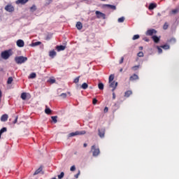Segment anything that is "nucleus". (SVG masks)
<instances>
[{"mask_svg":"<svg viewBox=\"0 0 179 179\" xmlns=\"http://www.w3.org/2000/svg\"><path fill=\"white\" fill-rule=\"evenodd\" d=\"M117 86H118V83L115 81H111L109 83V87H114V89H117Z\"/></svg>","mask_w":179,"mask_h":179,"instance_id":"9b49d317","label":"nucleus"},{"mask_svg":"<svg viewBox=\"0 0 179 179\" xmlns=\"http://www.w3.org/2000/svg\"><path fill=\"white\" fill-rule=\"evenodd\" d=\"M139 79V77L136 74H134L129 78V80H138Z\"/></svg>","mask_w":179,"mask_h":179,"instance_id":"dca6fc26","label":"nucleus"},{"mask_svg":"<svg viewBox=\"0 0 179 179\" xmlns=\"http://www.w3.org/2000/svg\"><path fill=\"white\" fill-rule=\"evenodd\" d=\"M91 149L92 151V156L94 157L100 155V149L96 148V145H92Z\"/></svg>","mask_w":179,"mask_h":179,"instance_id":"7ed1b4c3","label":"nucleus"},{"mask_svg":"<svg viewBox=\"0 0 179 179\" xmlns=\"http://www.w3.org/2000/svg\"><path fill=\"white\" fill-rule=\"evenodd\" d=\"M139 68V66H134L132 67L133 71H137V69Z\"/></svg>","mask_w":179,"mask_h":179,"instance_id":"a18cd8bd","label":"nucleus"},{"mask_svg":"<svg viewBox=\"0 0 179 179\" xmlns=\"http://www.w3.org/2000/svg\"><path fill=\"white\" fill-rule=\"evenodd\" d=\"M29 2V0H17L15 1L16 5H24L25 3H27Z\"/></svg>","mask_w":179,"mask_h":179,"instance_id":"9d476101","label":"nucleus"},{"mask_svg":"<svg viewBox=\"0 0 179 179\" xmlns=\"http://www.w3.org/2000/svg\"><path fill=\"white\" fill-rule=\"evenodd\" d=\"M36 76V73H31L29 76V79H34Z\"/></svg>","mask_w":179,"mask_h":179,"instance_id":"cd10ccee","label":"nucleus"},{"mask_svg":"<svg viewBox=\"0 0 179 179\" xmlns=\"http://www.w3.org/2000/svg\"><path fill=\"white\" fill-rule=\"evenodd\" d=\"M51 118H52V121L55 122V124H57V116H52Z\"/></svg>","mask_w":179,"mask_h":179,"instance_id":"e433bc0d","label":"nucleus"},{"mask_svg":"<svg viewBox=\"0 0 179 179\" xmlns=\"http://www.w3.org/2000/svg\"><path fill=\"white\" fill-rule=\"evenodd\" d=\"M169 43H171V44H174L176 43V38H171L169 40Z\"/></svg>","mask_w":179,"mask_h":179,"instance_id":"79ce46f5","label":"nucleus"},{"mask_svg":"<svg viewBox=\"0 0 179 179\" xmlns=\"http://www.w3.org/2000/svg\"><path fill=\"white\" fill-rule=\"evenodd\" d=\"M45 114H51V113H52V110H51V109H50V108L47 107L45 109Z\"/></svg>","mask_w":179,"mask_h":179,"instance_id":"393cba45","label":"nucleus"},{"mask_svg":"<svg viewBox=\"0 0 179 179\" xmlns=\"http://www.w3.org/2000/svg\"><path fill=\"white\" fill-rule=\"evenodd\" d=\"M95 15H96L98 19H101V17H102V19H106V14L100 11H96Z\"/></svg>","mask_w":179,"mask_h":179,"instance_id":"6e6552de","label":"nucleus"},{"mask_svg":"<svg viewBox=\"0 0 179 179\" xmlns=\"http://www.w3.org/2000/svg\"><path fill=\"white\" fill-rule=\"evenodd\" d=\"M157 50H158L159 54H162V53L163 52V50L161 49L160 47L157 46Z\"/></svg>","mask_w":179,"mask_h":179,"instance_id":"58836bf2","label":"nucleus"},{"mask_svg":"<svg viewBox=\"0 0 179 179\" xmlns=\"http://www.w3.org/2000/svg\"><path fill=\"white\" fill-rule=\"evenodd\" d=\"M164 30H167L169 29V23L165 22L163 27Z\"/></svg>","mask_w":179,"mask_h":179,"instance_id":"c9c22d12","label":"nucleus"},{"mask_svg":"<svg viewBox=\"0 0 179 179\" xmlns=\"http://www.w3.org/2000/svg\"><path fill=\"white\" fill-rule=\"evenodd\" d=\"M124 20H125V17H120V18H119V19L117 20V22H118L119 23H122V22H124Z\"/></svg>","mask_w":179,"mask_h":179,"instance_id":"72a5a7b5","label":"nucleus"},{"mask_svg":"<svg viewBox=\"0 0 179 179\" xmlns=\"http://www.w3.org/2000/svg\"><path fill=\"white\" fill-rule=\"evenodd\" d=\"M57 50L58 52L59 51H64L65 50V48H66V46H64V45H57L56 47Z\"/></svg>","mask_w":179,"mask_h":179,"instance_id":"2eb2a0df","label":"nucleus"},{"mask_svg":"<svg viewBox=\"0 0 179 179\" xmlns=\"http://www.w3.org/2000/svg\"><path fill=\"white\" fill-rule=\"evenodd\" d=\"M37 8L36 7V6H32L31 8H30V10L31 12H36Z\"/></svg>","mask_w":179,"mask_h":179,"instance_id":"2f4dec72","label":"nucleus"},{"mask_svg":"<svg viewBox=\"0 0 179 179\" xmlns=\"http://www.w3.org/2000/svg\"><path fill=\"white\" fill-rule=\"evenodd\" d=\"M13 82V78L12 77H9L7 80L8 85H10Z\"/></svg>","mask_w":179,"mask_h":179,"instance_id":"c756f323","label":"nucleus"},{"mask_svg":"<svg viewBox=\"0 0 179 179\" xmlns=\"http://www.w3.org/2000/svg\"><path fill=\"white\" fill-rule=\"evenodd\" d=\"M8 118H9L8 114H4L1 117V121L2 122H6V121H8Z\"/></svg>","mask_w":179,"mask_h":179,"instance_id":"f8f14e48","label":"nucleus"},{"mask_svg":"<svg viewBox=\"0 0 179 179\" xmlns=\"http://www.w3.org/2000/svg\"><path fill=\"white\" fill-rule=\"evenodd\" d=\"M158 16H162V15H160V13H158Z\"/></svg>","mask_w":179,"mask_h":179,"instance_id":"0e129e2a","label":"nucleus"},{"mask_svg":"<svg viewBox=\"0 0 179 179\" xmlns=\"http://www.w3.org/2000/svg\"><path fill=\"white\" fill-rule=\"evenodd\" d=\"M114 90H115V89H114V87H112V92H114Z\"/></svg>","mask_w":179,"mask_h":179,"instance_id":"052dcab7","label":"nucleus"},{"mask_svg":"<svg viewBox=\"0 0 179 179\" xmlns=\"http://www.w3.org/2000/svg\"><path fill=\"white\" fill-rule=\"evenodd\" d=\"M40 173H42V174H44V172H43V167L40 166L34 173V176H37V174H40Z\"/></svg>","mask_w":179,"mask_h":179,"instance_id":"ddd939ff","label":"nucleus"},{"mask_svg":"<svg viewBox=\"0 0 179 179\" xmlns=\"http://www.w3.org/2000/svg\"><path fill=\"white\" fill-rule=\"evenodd\" d=\"M80 76L77 77L75 80H74V83H79V79H80Z\"/></svg>","mask_w":179,"mask_h":179,"instance_id":"ea45409f","label":"nucleus"},{"mask_svg":"<svg viewBox=\"0 0 179 179\" xmlns=\"http://www.w3.org/2000/svg\"><path fill=\"white\" fill-rule=\"evenodd\" d=\"M61 97H62L63 99H66V93H63L60 95Z\"/></svg>","mask_w":179,"mask_h":179,"instance_id":"49530a36","label":"nucleus"},{"mask_svg":"<svg viewBox=\"0 0 179 179\" xmlns=\"http://www.w3.org/2000/svg\"><path fill=\"white\" fill-rule=\"evenodd\" d=\"M50 83H55V80H54V79H50Z\"/></svg>","mask_w":179,"mask_h":179,"instance_id":"8fccbe9b","label":"nucleus"},{"mask_svg":"<svg viewBox=\"0 0 179 179\" xmlns=\"http://www.w3.org/2000/svg\"><path fill=\"white\" fill-rule=\"evenodd\" d=\"M162 48H163L164 50H169L170 48V45H164L162 46H161Z\"/></svg>","mask_w":179,"mask_h":179,"instance_id":"f704fd0d","label":"nucleus"},{"mask_svg":"<svg viewBox=\"0 0 179 179\" xmlns=\"http://www.w3.org/2000/svg\"><path fill=\"white\" fill-rule=\"evenodd\" d=\"M93 104H97V100L96 99H94L92 101Z\"/></svg>","mask_w":179,"mask_h":179,"instance_id":"09e8293b","label":"nucleus"},{"mask_svg":"<svg viewBox=\"0 0 179 179\" xmlns=\"http://www.w3.org/2000/svg\"><path fill=\"white\" fill-rule=\"evenodd\" d=\"M16 44L17 47L22 48L24 47V41L22 39H19L17 41Z\"/></svg>","mask_w":179,"mask_h":179,"instance_id":"1a4fd4ad","label":"nucleus"},{"mask_svg":"<svg viewBox=\"0 0 179 179\" xmlns=\"http://www.w3.org/2000/svg\"><path fill=\"white\" fill-rule=\"evenodd\" d=\"M64 176H65V173L64 172H61V173L59 175H58V178L59 179H62L64 178Z\"/></svg>","mask_w":179,"mask_h":179,"instance_id":"473e14b6","label":"nucleus"},{"mask_svg":"<svg viewBox=\"0 0 179 179\" xmlns=\"http://www.w3.org/2000/svg\"><path fill=\"white\" fill-rule=\"evenodd\" d=\"M1 58L3 59H8L9 57L12 55V50H6L1 52Z\"/></svg>","mask_w":179,"mask_h":179,"instance_id":"f03ea898","label":"nucleus"},{"mask_svg":"<svg viewBox=\"0 0 179 179\" xmlns=\"http://www.w3.org/2000/svg\"><path fill=\"white\" fill-rule=\"evenodd\" d=\"M143 40H144V41L149 42V38H144Z\"/></svg>","mask_w":179,"mask_h":179,"instance_id":"5fc2aeb1","label":"nucleus"},{"mask_svg":"<svg viewBox=\"0 0 179 179\" xmlns=\"http://www.w3.org/2000/svg\"><path fill=\"white\" fill-rule=\"evenodd\" d=\"M156 33H157V31H156V29H148L145 32V34H146V36H153V34H156Z\"/></svg>","mask_w":179,"mask_h":179,"instance_id":"0eeeda50","label":"nucleus"},{"mask_svg":"<svg viewBox=\"0 0 179 179\" xmlns=\"http://www.w3.org/2000/svg\"><path fill=\"white\" fill-rule=\"evenodd\" d=\"M124 62V57L121 58V60L120 61V64H122Z\"/></svg>","mask_w":179,"mask_h":179,"instance_id":"864d4df0","label":"nucleus"},{"mask_svg":"<svg viewBox=\"0 0 179 179\" xmlns=\"http://www.w3.org/2000/svg\"><path fill=\"white\" fill-rule=\"evenodd\" d=\"M57 55V52H55V50H51L49 52V56L50 57V58H54V57H55Z\"/></svg>","mask_w":179,"mask_h":179,"instance_id":"f3484780","label":"nucleus"},{"mask_svg":"<svg viewBox=\"0 0 179 179\" xmlns=\"http://www.w3.org/2000/svg\"><path fill=\"white\" fill-rule=\"evenodd\" d=\"M51 2H52V0H47L48 5H50V3H51Z\"/></svg>","mask_w":179,"mask_h":179,"instance_id":"3c124183","label":"nucleus"},{"mask_svg":"<svg viewBox=\"0 0 179 179\" xmlns=\"http://www.w3.org/2000/svg\"><path fill=\"white\" fill-rule=\"evenodd\" d=\"M132 94V91L129 90L124 92V97H129Z\"/></svg>","mask_w":179,"mask_h":179,"instance_id":"412c9836","label":"nucleus"},{"mask_svg":"<svg viewBox=\"0 0 179 179\" xmlns=\"http://www.w3.org/2000/svg\"><path fill=\"white\" fill-rule=\"evenodd\" d=\"M6 131H7L6 127H3V128L0 130V139H1V135L3 134V132H6Z\"/></svg>","mask_w":179,"mask_h":179,"instance_id":"a878e982","label":"nucleus"},{"mask_svg":"<svg viewBox=\"0 0 179 179\" xmlns=\"http://www.w3.org/2000/svg\"><path fill=\"white\" fill-rule=\"evenodd\" d=\"M113 80H114V74H111L109 76V83H111V82H113Z\"/></svg>","mask_w":179,"mask_h":179,"instance_id":"7c9ffc66","label":"nucleus"},{"mask_svg":"<svg viewBox=\"0 0 179 179\" xmlns=\"http://www.w3.org/2000/svg\"><path fill=\"white\" fill-rule=\"evenodd\" d=\"M21 99L22 100H29V99H31V95L27 92H22L21 94Z\"/></svg>","mask_w":179,"mask_h":179,"instance_id":"423d86ee","label":"nucleus"},{"mask_svg":"<svg viewBox=\"0 0 179 179\" xmlns=\"http://www.w3.org/2000/svg\"><path fill=\"white\" fill-rule=\"evenodd\" d=\"M103 113H108V107H105Z\"/></svg>","mask_w":179,"mask_h":179,"instance_id":"de8ad7c7","label":"nucleus"},{"mask_svg":"<svg viewBox=\"0 0 179 179\" xmlns=\"http://www.w3.org/2000/svg\"><path fill=\"white\" fill-rule=\"evenodd\" d=\"M76 26L78 30H82V28L83 27V25L82 24V22H78Z\"/></svg>","mask_w":179,"mask_h":179,"instance_id":"a211bd4d","label":"nucleus"},{"mask_svg":"<svg viewBox=\"0 0 179 179\" xmlns=\"http://www.w3.org/2000/svg\"><path fill=\"white\" fill-rule=\"evenodd\" d=\"M152 38L153 41H155V43H159V41H160V38L158 37L157 36H153Z\"/></svg>","mask_w":179,"mask_h":179,"instance_id":"6ab92c4d","label":"nucleus"},{"mask_svg":"<svg viewBox=\"0 0 179 179\" xmlns=\"http://www.w3.org/2000/svg\"><path fill=\"white\" fill-rule=\"evenodd\" d=\"M113 99H115V93H114V92L113 93Z\"/></svg>","mask_w":179,"mask_h":179,"instance_id":"6e6d98bb","label":"nucleus"},{"mask_svg":"<svg viewBox=\"0 0 179 179\" xmlns=\"http://www.w3.org/2000/svg\"><path fill=\"white\" fill-rule=\"evenodd\" d=\"M106 6L107 8H110V9H113V10H115V9H117V7H115V6H113L110 4H104L103 8H106Z\"/></svg>","mask_w":179,"mask_h":179,"instance_id":"4468645a","label":"nucleus"},{"mask_svg":"<svg viewBox=\"0 0 179 179\" xmlns=\"http://www.w3.org/2000/svg\"><path fill=\"white\" fill-rule=\"evenodd\" d=\"M155 8H156V4H154V3L150 4V6H149L150 10H152V9H155Z\"/></svg>","mask_w":179,"mask_h":179,"instance_id":"c85d7f7f","label":"nucleus"},{"mask_svg":"<svg viewBox=\"0 0 179 179\" xmlns=\"http://www.w3.org/2000/svg\"><path fill=\"white\" fill-rule=\"evenodd\" d=\"M79 176H80V171H78V173L76 175H75V178H79Z\"/></svg>","mask_w":179,"mask_h":179,"instance_id":"37998d69","label":"nucleus"},{"mask_svg":"<svg viewBox=\"0 0 179 179\" xmlns=\"http://www.w3.org/2000/svg\"><path fill=\"white\" fill-rule=\"evenodd\" d=\"M76 170V166L75 165H73L71 168H70V171H75Z\"/></svg>","mask_w":179,"mask_h":179,"instance_id":"4c0bfd02","label":"nucleus"},{"mask_svg":"<svg viewBox=\"0 0 179 179\" xmlns=\"http://www.w3.org/2000/svg\"><path fill=\"white\" fill-rule=\"evenodd\" d=\"M104 130L101 129V130H99V135L100 136V138H104Z\"/></svg>","mask_w":179,"mask_h":179,"instance_id":"aec40b11","label":"nucleus"},{"mask_svg":"<svg viewBox=\"0 0 179 179\" xmlns=\"http://www.w3.org/2000/svg\"><path fill=\"white\" fill-rule=\"evenodd\" d=\"M86 134V131H75V132H72L70 133L69 134V138L72 137V136H76L78 135H85Z\"/></svg>","mask_w":179,"mask_h":179,"instance_id":"20e7f679","label":"nucleus"},{"mask_svg":"<svg viewBox=\"0 0 179 179\" xmlns=\"http://www.w3.org/2000/svg\"><path fill=\"white\" fill-rule=\"evenodd\" d=\"M41 44V42L38 41V42H35V43H31V47H36V45H40Z\"/></svg>","mask_w":179,"mask_h":179,"instance_id":"bb28decb","label":"nucleus"},{"mask_svg":"<svg viewBox=\"0 0 179 179\" xmlns=\"http://www.w3.org/2000/svg\"><path fill=\"white\" fill-rule=\"evenodd\" d=\"M17 122V116L15 117V120L13 122V124H16Z\"/></svg>","mask_w":179,"mask_h":179,"instance_id":"603ef678","label":"nucleus"},{"mask_svg":"<svg viewBox=\"0 0 179 179\" xmlns=\"http://www.w3.org/2000/svg\"><path fill=\"white\" fill-rule=\"evenodd\" d=\"M83 146H84V148H86L87 146V143H84Z\"/></svg>","mask_w":179,"mask_h":179,"instance_id":"13d9d810","label":"nucleus"},{"mask_svg":"<svg viewBox=\"0 0 179 179\" xmlns=\"http://www.w3.org/2000/svg\"><path fill=\"white\" fill-rule=\"evenodd\" d=\"M139 50H143V47L140 46V47H139Z\"/></svg>","mask_w":179,"mask_h":179,"instance_id":"4d7b16f0","label":"nucleus"},{"mask_svg":"<svg viewBox=\"0 0 179 179\" xmlns=\"http://www.w3.org/2000/svg\"><path fill=\"white\" fill-rule=\"evenodd\" d=\"M15 61L16 64H24V62L27 61V57H23V56H18L15 57Z\"/></svg>","mask_w":179,"mask_h":179,"instance_id":"f257e3e1","label":"nucleus"},{"mask_svg":"<svg viewBox=\"0 0 179 179\" xmlns=\"http://www.w3.org/2000/svg\"><path fill=\"white\" fill-rule=\"evenodd\" d=\"M84 1H87V0H84Z\"/></svg>","mask_w":179,"mask_h":179,"instance_id":"69168bd1","label":"nucleus"},{"mask_svg":"<svg viewBox=\"0 0 179 179\" xmlns=\"http://www.w3.org/2000/svg\"><path fill=\"white\" fill-rule=\"evenodd\" d=\"M138 57H143V52H139L138 53Z\"/></svg>","mask_w":179,"mask_h":179,"instance_id":"c03bdc74","label":"nucleus"},{"mask_svg":"<svg viewBox=\"0 0 179 179\" xmlns=\"http://www.w3.org/2000/svg\"><path fill=\"white\" fill-rule=\"evenodd\" d=\"M4 9L6 12H9L10 13L15 12V7L12 4H8L5 6Z\"/></svg>","mask_w":179,"mask_h":179,"instance_id":"39448f33","label":"nucleus"},{"mask_svg":"<svg viewBox=\"0 0 179 179\" xmlns=\"http://www.w3.org/2000/svg\"><path fill=\"white\" fill-rule=\"evenodd\" d=\"M120 72H122V69H120Z\"/></svg>","mask_w":179,"mask_h":179,"instance_id":"680f3d73","label":"nucleus"},{"mask_svg":"<svg viewBox=\"0 0 179 179\" xmlns=\"http://www.w3.org/2000/svg\"><path fill=\"white\" fill-rule=\"evenodd\" d=\"M101 1H103V2H106V0H101Z\"/></svg>","mask_w":179,"mask_h":179,"instance_id":"e2e57ef3","label":"nucleus"},{"mask_svg":"<svg viewBox=\"0 0 179 179\" xmlns=\"http://www.w3.org/2000/svg\"><path fill=\"white\" fill-rule=\"evenodd\" d=\"M81 87L82 89H84V90H86V89L89 87V85H87L86 83H84L82 84Z\"/></svg>","mask_w":179,"mask_h":179,"instance_id":"b1692460","label":"nucleus"},{"mask_svg":"<svg viewBox=\"0 0 179 179\" xmlns=\"http://www.w3.org/2000/svg\"><path fill=\"white\" fill-rule=\"evenodd\" d=\"M179 12V9L178 8H176V9H174V10H172L170 13L171 15H177V13H178Z\"/></svg>","mask_w":179,"mask_h":179,"instance_id":"4be33fe9","label":"nucleus"},{"mask_svg":"<svg viewBox=\"0 0 179 179\" xmlns=\"http://www.w3.org/2000/svg\"><path fill=\"white\" fill-rule=\"evenodd\" d=\"M138 38H139V35L137 34L133 36L132 40H138Z\"/></svg>","mask_w":179,"mask_h":179,"instance_id":"a19ab883","label":"nucleus"},{"mask_svg":"<svg viewBox=\"0 0 179 179\" xmlns=\"http://www.w3.org/2000/svg\"><path fill=\"white\" fill-rule=\"evenodd\" d=\"M98 87L99 90H104V84H103L102 83H99L98 84Z\"/></svg>","mask_w":179,"mask_h":179,"instance_id":"5701e85b","label":"nucleus"},{"mask_svg":"<svg viewBox=\"0 0 179 179\" xmlns=\"http://www.w3.org/2000/svg\"><path fill=\"white\" fill-rule=\"evenodd\" d=\"M0 97H2V91H0Z\"/></svg>","mask_w":179,"mask_h":179,"instance_id":"bf43d9fd","label":"nucleus"}]
</instances>
